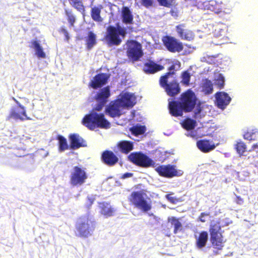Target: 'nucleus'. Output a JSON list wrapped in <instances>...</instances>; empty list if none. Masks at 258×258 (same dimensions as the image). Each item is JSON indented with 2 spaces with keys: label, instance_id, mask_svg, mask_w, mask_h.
Returning <instances> with one entry per match:
<instances>
[{
  "label": "nucleus",
  "instance_id": "nucleus-30",
  "mask_svg": "<svg viewBox=\"0 0 258 258\" xmlns=\"http://www.w3.org/2000/svg\"><path fill=\"white\" fill-rule=\"evenodd\" d=\"M245 140L249 141H255L258 138V131L257 129H248L243 135Z\"/></svg>",
  "mask_w": 258,
  "mask_h": 258
},
{
  "label": "nucleus",
  "instance_id": "nucleus-5",
  "mask_svg": "<svg viewBox=\"0 0 258 258\" xmlns=\"http://www.w3.org/2000/svg\"><path fill=\"white\" fill-rule=\"evenodd\" d=\"M125 35V31L121 27L109 26L107 28L104 39L109 46L119 45L121 42L119 35L124 37Z\"/></svg>",
  "mask_w": 258,
  "mask_h": 258
},
{
  "label": "nucleus",
  "instance_id": "nucleus-11",
  "mask_svg": "<svg viewBox=\"0 0 258 258\" xmlns=\"http://www.w3.org/2000/svg\"><path fill=\"white\" fill-rule=\"evenodd\" d=\"M221 226L219 224H212L210 229L211 241L217 248L221 249L223 247L224 241L221 233L219 232Z\"/></svg>",
  "mask_w": 258,
  "mask_h": 258
},
{
  "label": "nucleus",
  "instance_id": "nucleus-15",
  "mask_svg": "<svg viewBox=\"0 0 258 258\" xmlns=\"http://www.w3.org/2000/svg\"><path fill=\"white\" fill-rule=\"evenodd\" d=\"M116 100L122 108H132L136 104V97L128 92L121 93Z\"/></svg>",
  "mask_w": 258,
  "mask_h": 258
},
{
  "label": "nucleus",
  "instance_id": "nucleus-39",
  "mask_svg": "<svg viewBox=\"0 0 258 258\" xmlns=\"http://www.w3.org/2000/svg\"><path fill=\"white\" fill-rule=\"evenodd\" d=\"M71 177H86L84 169L79 166H75Z\"/></svg>",
  "mask_w": 258,
  "mask_h": 258
},
{
  "label": "nucleus",
  "instance_id": "nucleus-27",
  "mask_svg": "<svg viewBox=\"0 0 258 258\" xmlns=\"http://www.w3.org/2000/svg\"><path fill=\"white\" fill-rule=\"evenodd\" d=\"M201 87L202 91L205 95L211 94L213 92V83L208 79H205L202 80Z\"/></svg>",
  "mask_w": 258,
  "mask_h": 258
},
{
  "label": "nucleus",
  "instance_id": "nucleus-47",
  "mask_svg": "<svg viewBox=\"0 0 258 258\" xmlns=\"http://www.w3.org/2000/svg\"><path fill=\"white\" fill-rule=\"evenodd\" d=\"M59 31L60 33H62L64 35L66 39L68 41L69 40V38H70L69 35L68 31L66 29H65L64 27H62L60 28V30Z\"/></svg>",
  "mask_w": 258,
  "mask_h": 258
},
{
  "label": "nucleus",
  "instance_id": "nucleus-14",
  "mask_svg": "<svg viewBox=\"0 0 258 258\" xmlns=\"http://www.w3.org/2000/svg\"><path fill=\"white\" fill-rule=\"evenodd\" d=\"M14 100L17 103V106L12 109L9 117L22 121L31 119L29 117L27 116L25 107L17 100L14 99Z\"/></svg>",
  "mask_w": 258,
  "mask_h": 258
},
{
  "label": "nucleus",
  "instance_id": "nucleus-21",
  "mask_svg": "<svg viewBox=\"0 0 258 258\" xmlns=\"http://www.w3.org/2000/svg\"><path fill=\"white\" fill-rule=\"evenodd\" d=\"M175 28L181 39L187 41L194 39L195 36L194 33L191 30L185 29L184 24H179L176 26Z\"/></svg>",
  "mask_w": 258,
  "mask_h": 258
},
{
  "label": "nucleus",
  "instance_id": "nucleus-56",
  "mask_svg": "<svg viewBox=\"0 0 258 258\" xmlns=\"http://www.w3.org/2000/svg\"><path fill=\"white\" fill-rule=\"evenodd\" d=\"M256 157H257V158H258V155Z\"/></svg>",
  "mask_w": 258,
  "mask_h": 258
},
{
  "label": "nucleus",
  "instance_id": "nucleus-49",
  "mask_svg": "<svg viewBox=\"0 0 258 258\" xmlns=\"http://www.w3.org/2000/svg\"><path fill=\"white\" fill-rule=\"evenodd\" d=\"M209 215V213H202L200 216V220L202 222H205L206 221V217Z\"/></svg>",
  "mask_w": 258,
  "mask_h": 258
},
{
  "label": "nucleus",
  "instance_id": "nucleus-34",
  "mask_svg": "<svg viewBox=\"0 0 258 258\" xmlns=\"http://www.w3.org/2000/svg\"><path fill=\"white\" fill-rule=\"evenodd\" d=\"M96 35L92 31L88 32V35L86 38V45L88 49H91L96 44Z\"/></svg>",
  "mask_w": 258,
  "mask_h": 258
},
{
  "label": "nucleus",
  "instance_id": "nucleus-7",
  "mask_svg": "<svg viewBox=\"0 0 258 258\" xmlns=\"http://www.w3.org/2000/svg\"><path fill=\"white\" fill-rule=\"evenodd\" d=\"M126 44V54L128 58L133 61H138L143 55L142 45L134 40H127Z\"/></svg>",
  "mask_w": 258,
  "mask_h": 258
},
{
  "label": "nucleus",
  "instance_id": "nucleus-32",
  "mask_svg": "<svg viewBox=\"0 0 258 258\" xmlns=\"http://www.w3.org/2000/svg\"><path fill=\"white\" fill-rule=\"evenodd\" d=\"M58 140V151L59 152H63L69 148L67 139L61 135H58L56 138Z\"/></svg>",
  "mask_w": 258,
  "mask_h": 258
},
{
  "label": "nucleus",
  "instance_id": "nucleus-51",
  "mask_svg": "<svg viewBox=\"0 0 258 258\" xmlns=\"http://www.w3.org/2000/svg\"><path fill=\"white\" fill-rule=\"evenodd\" d=\"M257 149H258V142L256 143V144H253L252 146L251 149L248 150V152H251L252 151H254Z\"/></svg>",
  "mask_w": 258,
  "mask_h": 258
},
{
  "label": "nucleus",
  "instance_id": "nucleus-54",
  "mask_svg": "<svg viewBox=\"0 0 258 258\" xmlns=\"http://www.w3.org/2000/svg\"><path fill=\"white\" fill-rule=\"evenodd\" d=\"M237 203L239 204H241L243 203L242 200L239 197H237Z\"/></svg>",
  "mask_w": 258,
  "mask_h": 258
},
{
  "label": "nucleus",
  "instance_id": "nucleus-3",
  "mask_svg": "<svg viewBox=\"0 0 258 258\" xmlns=\"http://www.w3.org/2000/svg\"><path fill=\"white\" fill-rule=\"evenodd\" d=\"M130 200L136 208L144 213L148 212L152 208L151 200L143 190L133 192Z\"/></svg>",
  "mask_w": 258,
  "mask_h": 258
},
{
  "label": "nucleus",
  "instance_id": "nucleus-41",
  "mask_svg": "<svg viewBox=\"0 0 258 258\" xmlns=\"http://www.w3.org/2000/svg\"><path fill=\"white\" fill-rule=\"evenodd\" d=\"M71 5L77 11L83 13L85 12V7L80 0H74L70 2Z\"/></svg>",
  "mask_w": 258,
  "mask_h": 258
},
{
  "label": "nucleus",
  "instance_id": "nucleus-17",
  "mask_svg": "<svg viewBox=\"0 0 258 258\" xmlns=\"http://www.w3.org/2000/svg\"><path fill=\"white\" fill-rule=\"evenodd\" d=\"M101 160L108 166H113L118 162L119 159L112 151L106 150L102 153Z\"/></svg>",
  "mask_w": 258,
  "mask_h": 258
},
{
  "label": "nucleus",
  "instance_id": "nucleus-25",
  "mask_svg": "<svg viewBox=\"0 0 258 258\" xmlns=\"http://www.w3.org/2000/svg\"><path fill=\"white\" fill-rule=\"evenodd\" d=\"M196 238V246L198 249L203 248L207 243L208 234L206 231H202L199 235H195Z\"/></svg>",
  "mask_w": 258,
  "mask_h": 258
},
{
  "label": "nucleus",
  "instance_id": "nucleus-36",
  "mask_svg": "<svg viewBox=\"0 0 258 258\" xmlns=\"http://www.w3.org/2000/svg\"><path fill=\"white\" fill-rule=\"evenodd\" d=\"M101 8L102 6H101V8L95 7L92 9L91 11V15L92 19L94 21L99 22L102 21V19L100 16Z\"/></svg>",
  "mask_w": 258,
  "mask_h": 258
},
{
  "label": "nucleus",
  "instance_id": "nucleus-23",
  "mask_svg": "<svg viewBox=\"0 0 258 258\" xmlns=\"http://www.w3.org/2000/svg\"><path fill=\"white\" fill-rule=\"evenodd\" d=\"M116 148L121 153L127 154L134 149V143L130 141H120L117 143Z\"/></svg>",
  "mask_w": 258,
  "mask_h": 258
},
{
  "label": "nucleus",
  "instance_id": "nucleus-33",
  "mask_svg": "<svg viewBox=\"0 0 258 258\" xmlns=\"http://www.w3.org/2000/svg\"><path fill=\"white\" fill-rule=\"evenodd\" d=\"M196 121L189 118L184 119L181 123L182 127L186 131L193 130L196 127Z\"/></svg>",
  "mask_w": 258,
  "mask_h": 258
},
{
  "label": "nucleus",
  "instance_id": "nucleus-55",
  "mask_svg": "<svg viewBox=\"0 0 258 258\" xmlns=\"http://www.w3.org/2000/svg\"><path fill=\"white\" fill-rule=\"evenodd\" d=\"M200 111H201V110H200V109H199V111H198V113L200 112Z\"/></svg>",
  "mask_w": 258,
  "mask_h": 258
},
{
  "label": "nucleus",
  "instance_id": "nucleus-53",
  "mask_svg": "<svg viewBox=\"0 0 258 258\" xmlns=\"http://www.w3.org/2000/svg\"><path fill=\"white\" fill-rule=\"evenodd\" d=\"M166 198L170 201L171 202L173 203V198L171 197L169 195H167L166 196Z\"/></svg>",
  "mask_w": 258,
  "mask_h": 258
},
{
  "label": "nucleus",
  "instance_id": "nucleus-50",
  "mask_svg": "<svg viewBox=\"0 0 258 258\" xmlns=\"http://www.w3.org/2000/svg\"><path fill=\"white\" fill-rule=\"evenodd\" d=\"M95 197H96V196H94V195L88 196L87 199L90 202L89 206H91L92 205V204H93V202L95 200Z\"/></svg>",
  "mask_w": 258,
  "mask_h": 258
},
{
  "label": "nucleus",
  "instance_id": "nucleus-29",
  "mask_svg": "<svg viewBox=\"0 0 258 258\" xmlns=\"http://www.w3.org/2000/svg\"><path fill=\"white\" fill-rule=\"evenodd\" d=\"M31 43V46L30 47L35 49L36 54L38 57L44 58L46 57V54L38 41H32Z\"/></svg>",
  "mask_w": 258,
  "mask_h": 258
},
{
  "label": "nucleus",
  "instance_id": "nucleus-44",
  "mask_svg": "<svg viewBox=\"0 0 258 258\" xmlns=\"http://www.w3.org/2000/svg\"><path fill=\"white\" fill-rule=\"evenodd\" d=\"M85 178H71V184L73 186H80L85 182Z\"/></svg>",
  "mask_w": 258,
  "mask_h": 258
},
{
  "label": "nucleus",
  "instance_id": "nucleus-6",
  "mask_svg": "<svg viewBox=\"0 0 258 258\" xmlns=\"http://www.w3.org/2000/svg\"><path fill=\"white\" fill-rule=\"evenodd\" d=\"M95 228V221L88 217H83L78 219L76 229L80 236L87 237L92 234Z\"/></svg>",
  "mask_w": 258,
  "mask_h": 258
},
{
  "label": "nucleus",
  "instance_id": "nucleus-2",
  "mask_svg": "<svg viewBox=\"0 0 258 258\" xmlns=\"http://www.w3.org/2000/svg\"><path fill=\"white\" fill-rule=\"evenodd\" d=\"M82 124L90 130H94L99 127L101 128H108L110 127V122L105 118L103 113L91 112L86 115L82 119Z\"/></svg>",
  "mask_w": 258,
  "mask_h": 258
},
{
  "label": "nucleus",
  "instance_id": "nucleus-20",
  "mask_svg": "<svg viewBox=\"0 0 258 258\" xmlns=\"http://www.w3.org/2000/svg\"><path fill=\"white\" fill-rule=\"evenodd\" d=\"M216 103L218 108L223 109L230 103L231 98L224 92H217L215 94Z\"/></svg>",
  "mask_w": 258,
  "mask_h": 258
},
{
  "label": "nucleus",
  "instance_id": "nucleus-48",
  "mask_svg": "<svg viewBox=\"0 0 258 258\" xmlns=\"http://www.w3.org/2000/svg\"><path fill=\"white\" fill-rule=\"evenodd\" d=\"M176 65H177L179 67L180 66V62L178 61V63L173 64H172L169 68H168V72H173L174 75L175 74V66Z\"/></svg>",
  "mask_w": 258,
  "mask_h": 258
},
{
  "label": "nucleus",
  "instance_id": "nucleus-43",
  "mask_svg": "<svg viewBox=\"0 0 258 258\" xmlns=\"http://www.w3.org/2000/svg\"><path fill=\"white\" fill-rule=\"evenodd\" d=\"M159 4L167 8L171 7L175 0H157Z\"/></svg>",
  "mask_w": 258,
  "mask_h": 258
},
{
  "label": "nucleus",
  "instance_id": "nucleus-35",
  "mask_svg": "<svg viewBox=\"0 0 258 258\" xmlns=\"http://www.w3.org/2000/svg\"><path fill=\"white\" fill-rule=\"evenodd\" d=\"M64 14L67 16V19L69 24V26L70 27H73L76 21V18L75 16L73 13L72 10H70L68 9H64Z\"/></svg>",
  "mask_w": 258,
  "mask_h": 258
},
{
  "label": "nucleus",
  "instance_id": "nucleus-18",
  "mask_svg": "<svg viewBox=\"0 0 258 258\" xmlns=\"http://www.w3.org/2000/svg\"><path fill=\"white\" fill-rule=\"evenodd\" d=\"M122 107L117 100L111 101L105 108V113L111 117H119L121 115Z\"/></svg>",
  "mask_w": 258,
  "mask_h": 258
},
{
  "label": "nucleus",
  "instance_id": "nucleus-26",
  "mask_svg": "<svg viewBox=\"0 0 258 258\" xmlns=\"http://www.w3.org/2000/svg\"><path fill=\"white\" fill-rule=\"evenodd\" d=\"M99 207L100 209V213L106 217L113 216L115 210L111 207L109 203L102 202L99 203Z\"/></svg>",
  "mask_w": 258,
  "mask_h": 258
},
{
  "label": "nucleus",
  "instance_id": "nucleus-13",
  "mask_svg": "<svg viewBox=\"0 0 258 258\" xmlns=\"http://www.w3.org/2000/svg\"><path fill=\"white\" fill-rule=\"evenodd\" d=\"M156 170L160 176L166 177L180 176L183 174L182 170L176 169L175 166L170 164L160 165L156 168Z\"/></svg>",
  "mask_w": 258,
  "mask_h": 258
},
{
  "label": "nucleus",
  "instance_id": "nucleus-46",
  "mask_svg": "<svg viewBox=\"0 0 258 258\" xmlns=\"http://www.w3.org/2000/svg\"><path fill=\"white\" fill-rule=\"evenodd\" d=\"M231 222V221L229 219L226 218L225 219L221 220L219 224L220 225L221 227H224L228 225Z\"/></svg>",
  "mask_w": 258,
  "mask_h": 258
},
{
  "label": "nucleus",
  "instance_id": "nucleus-37",
  "mask_svg": "<svg viewBox=\"0 0 258 258\" xmlns=\"http://www.w3.org/2000/svg\"><path fill=\"white\" fill-rule=\"evenodd\" d=\"M132 134L136 136L144 134L146 128L144 125H135L130 128Z\"/></svg>",
  "mask_w": 258,
  "mask_h": 258
},
{
  "label": "nucleus",
  "instance_id": "nucleus-1",
  "mask_svg": "<svg viewBox=\"0 0 258 258\" xmlns=\"http://www.w3.org/2000/svg\"><path fill=\"white\" fill-rule=\"evenodd\" d=\"M197 98L195 93L191 89H188L180 96L178 101L169 102V110L171 115L174 117L182 116L183 112H190L195 107Z\"/></svg>",
  "mask_w": 258,
  "mask_h": 258
},
{
  "label": "nucleus",
  "instance_id": "nucleus-10",
  "mask_svg": "<svg viewBox=\"0 0 258 258\" xmlns=\"http://www.w3.org/2000/svg\"><path fill=\"white\" fill-rule=\"evenodd\" d=\"M163 44L170 52H180L183 49V44L177 39L171 36H165L162 39Z\"/></svg>",
  "mask_w": 258,
  "mask_h": 258
},
{
  "label": "nucleus",
  "instance_id": "nucleus-16",
  "mask_svg": "<svg viewBox=\"0 0 258 258\" xmlns=\"http://www.w3.org/2000/svg\"><path fill=\"white\" fill-rule=\"evenodd\" d=\"M109 78L108 74L100 73L96 74L89 83V87L94 89L101 88L107 83Z\"/></svg>",
  "mask_w": 258,
  "mask_h": 258
},
{
  "label": "nucleus",
  "instance_id": "nucleus-45",
  "mask_svg": "<svg viewBox=\"0 0 258 258\" xmlns=\"http://www.w3.org/2000/svg\"><path fill=\"white\" fill-rule=\"evenodd\" d=\"M141 4L146 8L152 6L153 4V0H141Z\"/></svg>",
  "mask_w": 258,
  "mask_h": 258
},
{
  "label": "nucleus",
  "instance_id": "nucleus-52",
  "mask_svg": "<svg viewBox=\"0 0 258 258\" xmlns=\"http://www.w3.org/2000/svg\"><path fill=\"white\" fill-rule=\"evenodd\" d=\"M133 176V174L132 173H124L123 175H122L121 177H123V178L128 177H130V176Z\"/></svg>",
  "mask_w": 258,
  "mask_h": 258
},
{
  "label": "nucleus",
  "instance_id": "nucleus-22",
  "mask_svg": "<svg viewBox=\"0 0 258 258\" xmlns=\"http://www.w3.org/2000/svg\"><path fill=\"white\" fill-rule=\"evenodd\" d=\"M69 139L70 141V148L73 150L86 146L85 141L78 134H73L70 135Z\"/></svg>",
  "mask_w": 258,
  "mask_h": 258
},
{
  "label": "nucleus",
  "instance_id": "nucleus-9",
  "mask_svg": "<svg viewBox=\"0 0 258 258\" xmlns=\"http://www.w3.org/2000/svg\"><path fill=\"white\" fill-rule=\"evenodd\" d=\"M197 5L199 9L210 10L217 14L221 13L225 8V5L221 1L219 0L199 1Z\"/></svg>",
  "mask_w": 258,
  "mask_h": 258
},
{
  "label": "nucleus",
  "instance_id": "nucleus-28",
  "mask_svg": "<svg viewBox=\"0 0 258 258\" xmlns=\"http://www.w3.org/2000/svg\"><path fill=\"white\" fill-rule=\"evenodd\" d=\"M122 16L123 22L125 24H132L133 22V16L129 8L124 7L122 8Z\"/></svg>",
  "mask_w": 258,
  "mask_h": 258
},
{
  "label": "nucleus",
  "instance_id": "nucleus-19",
  "mask_svg": "<svg viewBox=\"0 0 258 258\" xmlns=\"http://www.w3.org/2000/svg\"><path fill=\"white\" fill-rule=\"evenodd\" d=\"M164 67L149 60L144 63L143 70L147 74H154L164 69Z\"/></svg>",
  "mask_w": 258,
  "mask_h": 258
},
{
  "label": "nucleus",
  "instance_id": "nucleus-31",
  "mask_svg": "<svg viewBox=\"0 0 258 258\" xmlns=\"http://www.w3.org/2000/svg\"><path fill=\"white\" fill-rule=\"evenodd\" d=\"M168 221L171 223V225L174 227L173 232L174 234L181 232L182 230L183 226L178 219L172 217L168 218Z\"/></svg>",
  "mask_w": 258,
  "mask_h": 258
},
{
  "label": "nucleus",
  "instance_id": "nucleus-38",
  "mask_svg": "<svg viewBox=\"0 0 258 258\" xmlns=\"http://www.w3.org/2000/svg\"><path fill=\"white\" fill-rule=\"evenodd\" d=\"M181 80L180 83L185 86H188L190 84L191 75L188 71H184L181 74Z\"/></svg>",
  "mask_w": 258,
  "mask_h": 258
},
{
  "label": "nucleus",
  "instance_id": "nucleus-4",
  "mask_svg": "<svg viewBox=\"0 0 258 258\" xmlns=\"http://www.w3.org/2000/svg\"><path fill=\"white\" fill-rule=\"evenodd\" d=\"M174 75L173 72H167L161 76L159 79L160 86L164 89L166 94L170 97H174L178 94L181 91L179 83L176 79L169 81V76Z\"/></svg>",
  "mask_w": 258,
  "mask_h": 258
},
{
  "label": "nucleus",
  "instance_id": "nucleus-42",
  "mask_svg": "<svg viewBox=\"0 0 258 258\" xmlns=\"http://www.w3.org/2000/svg\"><path fill=\"white\" fill-rule=\"evenodd\" d=\"M215 84L219 89H222L224 88L225 78L222 74H219L218 75L217 78L215 79Z\"/></svg>",
  "mask_w": 258,
  "mask_h": 258
},
{
  "label": "nucleus",
  "instance_id": "nucleus-24",
  "mask_svg": "<svg viewBox=\"0 0 258 258\" xmlns=\"http://www.w3.org/2000/svg\"><path fill=\"white\" fill-rule=\"evenodd\" d=\"M197 146L203 153H208L216 148L214 144L208 140H200L197 142Z\"/></svg>",
  "mask_w": 258,
  "mask_h": 258
},
{
  "label": "nucleus",
  "instance_id": "nucleus-12",
  "mask_svg": "<svg viewBox=\"0 0 258 258\" xmlns=\"http://www.w3.org/2000/svg\"><path fill=\"white\" fill-rule=\"evenodd\" d=\"M110 94V90L109 86H106L100 89L95 96L97 104L94 107V110L98 111H101L108 101V99Z\"/></svg>",
  "mask_w": 258,
  "mask_h": 258
},
{
  "label": "nucleus",
  "instance_id": "nucleus-40",
  "mask_svg": "<svg viewBox=\"0 0 258 258\" xmlns=\"http://www.w3.org/2000/svg\"><path fill=\"white\" fill-rule=\"evenodd\" d=\"M235 149L240 155H242L246 151V145L243 142L239 141L235 145Z\"/></svg>",
  "mask_w": 258,
  "mask_h": 258
},
{
  "label": "nucleus",
  "instance_id": "nucleus-8",
  "mask_svg": "<svg viewBox=\"0 0 258 258\" xmlns=\"http://www.w3.org/2000/svg\"><path fill=\"white\" fill-rule=\"evenodd\" d=\"M128 160L135 165L142 167L153 166L154 162L148 156L141 152H133L128 156Z\"/></svg>",
  "mask_w": 258,
  "mask_h": 258
}]
</instances>
